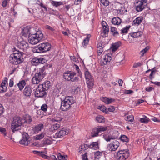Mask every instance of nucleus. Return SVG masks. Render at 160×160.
<instances>
[{
  "instance_id": "17",
  "label": "nucleus",
  "mask_w": 160,
  "mask_h": 160,
  "mask_svg": "<svg viewBox=\"0 0 160 160\" xmlns=\"http://www.w3.org/2000/svg\"><path fill=\"white\" fill-rule=\"evenodd\" d=\"M114 134H115V135H103V138L107 142L110 141V140L111 139H117L118 137V132L117 131H115Z\"/></svg>"
},
{
  "instance_id": "10",
  "label": "nucleus",
  "mask_w": 160,
  "mask_h": 160,
  "mask_svg": "<svg viewBox=\"0 0 160 160\" xmlns=\"http://www.w3.org/2000/svg\"><path fill=\"white\" fill-rule=\"evenodd\" d=\"M62 118L60 117H55L51 119L52 122H54L55 124L52 126L51 129V130H57L60 127V121L62 120Z\"/></svg>"
},
{
  "instance_id": "22",
  "label": "nucleus",
  "mask_w": 160,
  "mask_h": 160,
  "mask_svg": "<svg viewBox=\"0 0 160 160\" xmlns=\"http://www.w3.org/2000/svg\"><path fill=\"white\" fill-rule=\"evenodd\" d=\"M32 30H34V29H29L28 27L24 28L22 31V35L25 37H28L31 34V32Z\"/></svg>"
},
{
  "instance_id": "31",
  "label": "nucleus",
  "mask_w": 160,
  "mask_h": 160,
  "mask_svg": "<svg viewBox=\"0 0 160 160\" xmlns=\"http://www.w3.org/2000/svg\"><path fill=\"white\" fill-rule=\"evenodd\" d=\"M102 44L100 43L98 44L97 48V54L98 56H100L103 51V47Z\"/></svg>"
},
{
  "instance_id": "19",
  "label": "nucleus",
  "mask_w": 160,
  "mask_h": 160,
  "mask_svg": "<svg viewBox=\"0 0 160 160\" xmlns=\"http://www.w3.org/2000/svg\"><path fill=\"white\" fill-rule=\"evenodd\" d=\"M17 46L18 48L22 50L26 49L29 46L28 43L24 41L18 42L17 44Z\"/></svg>"
},
{
  "instance_id": "44",
  "label": "nucleus",
  "mask_w": 160,
  "mask_h": 160,
  "mask_svg": "<svg viewBox=\"0 0 160 160\" xmlns=\"http://www.w3.org/2000/svg\"><path fill=\"white\" fill-rule=\"evenodd\" d=\"M102 152L99 151H96L94 154V157L95 159H98L102 155Z\"/></svg>"
},
{
  "instance_id": "55",
  "label": "nucleus",
  "mask_w": 160,
  "mask_h": 160,
  "mask_svg": "<svg viewBox=\"0 0 160 160\" xmlns=\"http://www.w3.org/2000/svg\"><path fill=\"white\" fill-rule=\"evenodd\" d=\"M102 101L107 104H109V98L107 97H103L102 99Z\"/></svg>"
},
{
  "instance_id": "28",
  "label": "nucleus",
  "mask_w": 160,
  "mask_h": 160,
  "mask_svg": "<svg viewBox=\"0 0 160 160\" xmlns=\"http://www.w3.org/2000/svg\"><path fill=\"white\" fill-rule=\"evenodd\" d=\"M143 20V18L142 17H138L133 21L132 24L135 26H138L141 23Z\"/></svg>"
},
{
  "instance_id": "2",
  "label": "nucleus",
  "mask_w": 160,
  "mask_h": 160,
  "mask_svg": "<svg viewBox=\"0 0 160 160\" xmlns=\"http://www.w3.org/2000/svg\"><path fill=\"white\" fill-rule=\"evenodd\" d=\"M23 53L22 52L18 51L17 52L12 54L8 58L9 62L14 65L22 63L23 61L22 57Z\"/></svg>"
},
{
  "instance_id": "51",
  "label": "nucleus",
  "mask_w": 160,
  "mask_h": 160,
  "mask_svg": "<svg viewBox=\"0 0 160 160\" xmlns=\"http://www.w3.org/2000/svg\"><path fill=\"white\" fill-rule=\"evenodd\" d=\"M129 28L127 26L125 28H123L121 30V33L126 34L128 32V30L129 29Z\"/></svg>"
},
{
  "instance_id": "47",
  "label": "nucleus",
  "mask_w": 160,
  "mask_h": 160,
  "mask_svg": "<svg viewBox=\"0 0 160 160\" xmlns=\"http://www.w3.org/2000/svg\"><path fill=\"white\" fill-rule=\"evenodd\" d=\"M100 2L105 6H107L109 4V2L108 0H99Z\"/></svg>"
},
{
  "instance_id": "56",
  "label": "nucleus",
  "mask_w": 160,
  "mask_h": 160,
  "mask_svg": "<svg viewBox=\"0 0 160 160\" xmlns=\"http://www.w3.org/2000/svg\"><path fill=\"white\" fill-rule=\"evenodd\" d=\"M142 65V64L140 62L134 63L133 66V68H136L137 67L141 66Z\"/></svg>"
},
{
  "instance_id": "49",
  "label": "nucleus",
  "mask_w": 160,
  "mask_h": 160,
  "mask_svg": "<svg viewBox=\"0 0 160 160\" xmlns=\"http://www.w3.org/2000/svg\"><path fill=\"white\" fill-rule=\"evenodd\" d=\"M98 108L103 112H105L106 113L108 112V111H107L106 108L104 106H99L98 107Z\"/></svg>"
},
{
  "instance_id": "60",
  "label": "nucleus",
  "mask_w": 160,
  "mask_h": 160,
  "mask_svg": "<svg viewBox=\"0 0 160 160\" xmlns=\"http://www.w3.org/2000/svg\"><path fill=\"white\" fill-rule=\"evenodd\" d=\"M75 69L77 70V72H78V74L79 75H81V72L78 66V65H75Z\"/></svg>"
},
{
  "instance_id": "8",
  "label": "nucleus",
  "mask_w": 160,
  "mask_h": 160,
  "mask_svg": "<svg viewBox=\"0 0 160 160\" xmlns=\"http://www.w3.org/2000/svg\"><path fill=\"white\" fill-rule=\"evenodd\" d=\"M84 75L88 88H92L94 84V80L92 76L87 69H86L84 71Z\"/></svg>"
},
{
  "instance_id": "13",
  "label": "nucleus",
  "mask_w": 160,
  "mask_h": 160,
  "mask_svg": "<svg viewBox=\"0 0 160 160\" xmlns=\"http://www.w3.org/2000/svg\"><path fill=\"white\" fill-rule=\"evenodd\" d=\"M69 133V130L67 129L63 128L61 130L57 132L54 136V138L63 137Z\"/></svg>"
},
{
  "instance_id": "30",
  "label": "nucleus",
  "mask_w": 160,
  "mask_h": 160,
  "mask_svg": "<svg viewBox=\"0 0 160 160\" xmlns=\"http://www.w3.org/2000/svg\"><path fill=\"white\" fill-rule=\"evenodd\" d=\"M121 45V43L120 42L113 43L111 47V49L112 52H115Z\"/></svg>"
},
{
  "instance_id": "15",
  "label": "nucleus",
  "mask_w": 160,
  "mask_h": 160,
  "mask_svg": "<svg viewBox=\"0 0 160 160\" xmlns=\"http://www.w3.org/2000/svg\"><path fill=\"white\" fill-rule=\"evenodd\" d=\"M61 102L60 107V109L63 111H66L70 109L71 106L65 100L62 99L61 98Z\"/></svg>"
},
{
  "instance_id": "23",
  "label": "nucleus",
  "mask_w": 160,
  "mask_h": 160,
  "mask_svg": "<svg viewBox=\"0 0 160 160\" xmlns=\"http://www.w3.org/2000/svg\"><path fill=\"white\" fill-rule=\"evenodd\" d=\"M32 92V88L29 86H26L23 90V94L26 97H30Z\"/></svg>"
},
{
  "instance_id": "33",
  "label": "nucleus",
  "mask_w": 160,
  "mask_h": 160,
  "mask_svg": "<svg viewBox=\"0 0 160 160\" xmlns=\"http://www.w3.org/2000/svg\"><path fill=\"white\" fill-rule=\"evenodd\" d=\"M143 34L141 31H138L130 34L131 36L133 38H136L140 37Z\"/></svg>"
},
{
  "instance_id": "12",
  "label": "nucleus",
  "mask_w": 160,
  "mask_h": 160,
  "mask_svg": "<svg viewBox=\"0 0 160 160\" xmlns=\"http://www.w3.org/2000/svg\"><path fill=\"white\" fill-rule=\"evenodd\" d=\"M119 145V142L117 140H115L108 144V149L110 151H115L117 149Z\"/></svg>"
},
{
  "instance_id": "40",
  "label": "nucleus",
  "mask_w": 160,
  "mask_h": 160,
  "mask_svg": "<svg viewBox=\"0 0 160 160\" xmlns=\"http://www.w3.org/2000/svg\"><path fill=\"white\" fill-rule=\"evenodd\" d=\"M111 32L112 33V34L114 36H118L119 34L117 31V28L115 27H111Z\"/></svg>"
},
{
  "instance_id": "45",
  "label": "nucleus",
  "mask_w": 160,
  "mask_h": 160,
  "mask_svg": "<svg viewBox=\"0 0 160 160\" xmlns=\"http://www.w3.org/2000/svg\"><path fill=\"white\" fill-rule=\"evenodd\" d=\"M45 135L44 132H42L40 134L36 135L35 136V139L37 140H40L44 137Z\"/></svg>"
},
{
  "instance_id": "7",
  "label": "nucleus",
  "mask_w": 160,
  "mask_h": 160,
  "mask_svg": "<svg viewBox=\"0 0 160 160\" xmlns=\"http://www.w3.org/2000/svg\"><path fill=\"white\" fill-rule=\"evenodd\" d=\"M129 155L128 149L121 150L118 151L115 157L117 160H126Z\"/></svg>"
},
{
  "instance_id": "46",
  "label": "nucleus",
  "mask_w": 160,
  "mask_h": 160,
  "mask_svg": "<svg viewBox=\"0 0 160 160\" xmlns=\"http://www.w3.org/2000/svg\"><path fill=\"white\" fill-rule=\"evenodd\" d=\"M52 141L51 140L49 139H46L43 141V144L44 146H46L51 144L52 143Z\"/></svg>"
},
{
  "instance_id": "34",
  "label": "nucleus",
  "mask_w": 160,
  "mask_h": 160,
  "mask_svg": "<svg viewBox=\"0 0 160 160\" xmlns=\"http://www.w3.org/2000/svg\"><path fill=\"white\" fill-rule=\"evenodd\" d=\"M26 84V82L24 80L19 82L18 84V86L20 90L21 91Z\"/></svg>"
},
{
  "instance_id": "20",
  "label": "nucleus",
  "mask_w": 160,
  "mask_h": 160,
  "mask_svg": "<svg viewBox=\"0 0 160 160\" xmlns=\"http://www.w3.org/2000/svg\"><path fill=\"white\" fill-rule=\"evenodd\" d=\"M44 71V68L43 67L41 69H40L39 72L36 73L34 76L37 78H38L39 80L41 81L45 76V72Z\"/></svg>"
},
{
  "instance_id": "1",
  "label": "nucleus",
  "mask_w": 160,
  "mask_h": 160,
  "mask_svg": "<svg viewBox=\"0 0 160 160\" xmlns=\"http://www.w3.org/2000/svg\"><path fill=\"white\" fill-rule=\"evenodd\" d=\"M50 86V82L48 81H45L42 84H39L36 88L35 92L36 97H42L46 95V91Z\"/></svg>"
},
{
  "instance_id": "6",
  "label": "nucleus",
  "mask_w": 160,
  "mask_h": 160,
  "mask_svg": "<svg viewBox=\"0 0 160 160\" xmlns=\"http://www.w3.org/2000/svg\"><path fill=\"white\" fill-rule=\"evenodd\" d=\"M76 73L72 71H68L63 74V78L67 81L72 82L78 81L79 79L78 77H75Z\"/></svg>"
},
{
  "instance_id": "9",
  "label": "nucleus",
  "mask_w": 160,
  "mask_h": 160,
  "mask_svg": "<svg viewBox=\"0 0 160 160\" xmlns=\"http://www.w3.org/2000/svg\"><path fill=\"white\" fill-rule=\"evenodd\" d=\"M107 129V127H103L102 126H98L97 128H94L93 129L91 132V137L93 138L99 136L100 133L106 131Z\"/></svg>"
},
{
  "instance_id": "43",
  "label": "nucleus",
  "mask_w": 160,
  "mask_h": 160,
  "mask_svg": "<svg viewBox=\"0 0 160 160\" xmlns=\"http://www.w3.org/2000/svg\"><path fill=\"white\" fill-rule=\"evenodd\" d=\"M32 83L34 84H38L41 81L40 80H39L38 78H37L34 76L32 78Z\"/></svg>"
},
{
  "instance_id": "50",
  "label": "nucleus",
  "mask_w": 160,
  "mask_h": 160,
  "mask_svg": "<svg viewBox=\"0 0 160 160\" xmlns=\"http://www.w3.org/2000/svg\"><path fill=\"white\" fill-rule=\"evenodd\" d=\"M47 108L48 106L47 105L45 104H44L41 106V109L44 112H46L47 111Z\"/></svg>"
},
{
  "instance_id": "59",
  "label": "nucleus",
  "mask_w": 160,
  "mask_h": 160,
  "mask_svg": "<svg viewBox=\"0 0 160 160\" xmlns=\"http://www.w3.org/2000/svg\"><path fill=\"white\" fill-rule=\"evenodd\" d=\"M40 153L39 156H41L44 158H48V156L45 155L43 152L41 151Z\"/></svg>"
},
{
  "instance_id": "25",
  "label": "nucleus",
  "mask_w": 160,
  "mask_h": 160,
  "mask_svg": "<svg viewBox=\"0 0 160 160\" xmlns=\"http://www.w3.org/2000/svg\"><path fill=\"white\" fill-rule=\"evenodd\" d=\"M99 142L97 141L96 142H92L89 145V148L91 149H93L94 150L98 149L99 148Z\"/></svg>"
},
{
  "instance_id": "37",
  "label": "nucleus",
  "mask_w": 160,
  "mask_h": 160,
  "mask_svg": "<svg viewBox=\"0 0 160 160\" xmlns=\"http://www.w3.org/2000/svg\"><path fill=\"white\" fill-rule=\"evenodd\" d=\"M149 121V118L145 115L143 116L142 118H140L139 119V121L140 122L144 123H147Z\"/></svg>"
},
{
  "instance_id": "52",
  "label": "nucleus",
  "mask_w": 160,
  "mask_h": 160,
  "mask_svg": "<svg viewBox=\"0 0 160 160\" xmlns=\"http://www.w3.org/2000/svg\"><path fill=\"white\" fill-rule=\"evenodd\" d=\"M127 120L131 122H132L134 120V116L132 115L128 116L127 117Z\"/></svg>"
},
{
  "instance_id": "4",
  "label": "nucleus",
  "mask_w": 160,
  "mask_h": 160,
  "mask_svg": "<svg viewBox=\"0 0 160 160\" xmlns=\"http://www.w3.org/2000/svg\"><path fill=\"white\" fill-rule=\"evenodd\" d=\"M23 123L22 118L18 116H15L13 118V120L12 121L11 128L12 131L18 130L20 129V127Z\"/></svg>"
},
{
  "instance_id": "11",
  "label": "nucleus",
  "mask_w": 160,
  "mask_h": 160,
  "mask_svg": "<svg viewBox=\"0 0 160 160\" xmlns=\"http://www.w3.org/2000/svg\"><path fill=\"white\" fill-rule=\"evenodd\" d=\"M147 0L138 1L136 3V9L138 12L142 11L147 6Z\"/></svg>"
},
{
  "instance_id": "58",
  "label": "nucleus",
  "mask_w": 160,
  "mask_h": 160,
  "mask_svg": "<svg viewBox=\"0 0 160 160\" xmlns=\"http://www.w3.org/2000/svg\"><path fill=\"white\" fill-rule=\"evenodd\" d=\"M89 42L88 40L87 39H85L82 42V45L83 46L87 45Z\"/></svg>"
},
{
  "instance_id": "39",
  "label": "nucleus",
  "mask_w": 160,
  "mask_h": 160,
  "mask_svg": "<svg viewBox=\"0 0 160 160\" xmlns=\"http://www.w3.org/2000/svg\"><path fill=\"white\" fill-rule=\"evenodd\" d=\"M102 28L103 30V32L104 34L103 36L104 37H106L108 36V34L109 31L108 26L103 27Z\"/></svg>"
},
{
  "instance_id": "64",
  "label": "nucleus",
  "mask_w": 160,
  "mask_h": 160,
  "mask_svg": "<svg viewBox=\"0 0 160 160\" xmlns=\"http://www.w3.org/2000/svg\"><path fill=\"white\" fill-rule=\"evenodd\" d=\"M152 83H153L155 85H157L158 86H160V82H153L152 81H151Z\"/></svg>"
},
{
  "instance_id": "32",
  "label": "nucleus",
  "mask_w": 160,
  "mask_h": 160,
  "mask_svg": "<svg viewBox=\"0 0 160 160\" xmlns=\"http://www.w3.org/2000/svg\"><path fill=\"white\" fill-rule=\"evenodd\" d=\"M121 19L118 17L114 18L112 20V23L115 25H119L121 23Z\"/></svg>"
},
{
  "instance_id": "29",
  "label": "nucleus",
  "mask_w": 160,
  "mask_h": 160,
  "mask_svg": "<svg viewBox=\"0 0 160 160\" xmlns=\"http://www.w3.org/2000/svg\"><path fill=\"white\" fill-rule=\"evenodd\" d=\"M43 125L40 123L35 126L33 128V130L35 133H38L43 128Z\"/></svg>"
},
{
  "instance_id": "54",
  "label": "nucleus",
  "mask_w": 160,
  "mask_h": 160,
  "mask_svg": "<svg viewBox=\"0 0 160 160\" xmlns=\"http://www.w3.org/2000/svg\"><path fill=\"white\" fill-rule=\"evenodd\" d=\"M45 28L46 29H48L52 32H53L55 30V29L54 28L49 25H46L45 27Z\"/></svg>"
},
{
  "instance_id": "53",
  "label": "nucleus",
  "mask_w": 160,
  "mask_h": 160,
  "mask_svg": "<svg viewBox=\"0 0 160 160\" xmlns=\"http://www.w3.org/2000/svg\"><path fill=\"white\" fill-rule=\"evenodd\" d=\"M10 0H4L2 3V6L3 7H5L9 2Z\"/></svg>"
},
{
  "instance_id": "27",
  "label": "nucleus",
  "mask_w": 160,
  "mask_h": 160,
  "mask_svg": "<svg viewBox=\"0 0 160 160\" xmlns=\"http://www.w3.org/2000/svg\"><path fill=\"white\" fill-rule=\"evenodd\" d=\"M23 123H26L29 124L32 121L31 117L28 115H26L22 118Z\"/></svg>"
},
{
  "instance_id": "42",
  "label": "nucleus",
  "mask_w": 160,
  "mask_h": 160,
  "mask_svg": "<svg viewBox=\"0 0 160 160\" xmlns=\"http://www.w3.org/2000/svg\"><path fill=\"white\" fill-rule=\"evenodd\" d=\"M120 139L123 142H128L129 141V138L125 135H122L121 136Z\"/></svg>"
},
{
  "instance_id": "63",
  "label": "nucleus",
  "mask_w": 160,
  "mask_h": 160,
  "mask_svg": "<svg viewBox=\"0 0 160 160\" xmlns=\"http://www.w3.org/2000/svg\"><path fill=\"white\" fill-rule=\"evenodd\" d=\"M13 85V81L12 78L10 80L9 86L10 87H12Z\"/></svg>"
},
{
  "instance_id": "26",
  "label": "nucleus",
  "mask_w": 160,
  "mask_h": 160,
  "mask_svg": "<svg viewBox=\"0 0 160 160\" xmlns=\"http://www.w3.org/2000/svg\"><path fill=\"white\" fill-rule=\"evenodd\" d=\"M64 99L71 106L75 102L74 98L72 96H66Z\"/></svg>"
},
{
  "instance_id": "24",
  "label": "nucleus",
  "mask_w": 160,
  "mask_h": 160,
  "mask_svg": "<svg viewBox=\"0 0 160 160\" xmlns=\"http://www.w3.org/2000/svg\"><path fill=\"white\" fill-rule=\"evenodd\" d=\"M102 58L103 60L101 62L102 65L107 64L108 62H110L112 59V57L109 56L108 54L105 55Z\"/></svg>"
},
{
  "instance_id": "38",
  "label": "nucleus",
  "mask_w": 160,
  "mask_h": 160,
  "mask_svg": "<svg viewBox=\"0 0 160 160\" xmlns=\"http://www.w3.org/2000/svg\"><path fill=\"white\" fill-rule=\"evenodd\" d=\"M96 120L97 122L99 123H103L105 122L104 117L101 115L97 116L96 118Z\"/></svg>"
},
{
  "instance_id": "62",
  "label": "nucleus",
  "mask_w": 160,
  "mask_h": 160,
  "mask_svg": "<svg viewBox=\"0 0 160 160\" xmlns=\"http://www.w3.org/2000/svg\"><path fill=\"white\" fill-rule=\"evenodd\" d=\"M3 108L2 104H0V116L3 112Z\"/></svg>"
},
{
  "instance_id": "18",
  "label": "nucleus",
  "mask_w": 160,
  "mask_h": 160,
  "mask_svg": "<svg viewBox=\"0 0 160 160\" xmlns=\"http://www.w3.org/2000/svg\"><path fill=\"white\" fill-rule=\"evenodd\" d=\"M28 139V136L27 133L23 134L22 139L19 142L20 143L27 146L30 143V141Z\"/></svg>"
},
{
  "instance_id": "41",
  "label": "nucleus",
  "mask_w": 160,
  "mask_h": 160,
  "mask_svg": "<svg viewBox=\"0 0 160 160\" xmlns=\"http://www.w3.org/2000/svg\"><path fill=\"white\" fill-rule=\"evenodd\" d=\"M51 3L52 5L55 7H58L63 4V2H58L54 1H52L51 2Z\"/></svg>"
},
{
  "instance_id": "14",
  "label": "nucleus",
  "mask_w": 160,
  "mask_h": 160,
  "mask_svg": "<svg viewBox=\"0 0 160 160\" xmlns=\"http://www.w3.org/2000/svg\"><path fill=\"white\" fill-rule=\"evenodd\" d=\"M31 63L33 65L36 66L40 63H43L45 62V59L42 58L35 57L33 58L31 61Z\"/></svg>"
},
{
  "instance_id": "5",
  "label": "nucleus",
  "mask_w": 160,
  "mask_h": 160,
  "mask_svg": "<svg viewBox=\"0 0 160 160\" xmlns=\"http://www.w3.org/2000/svg\"><path fill=\"white\" fill-rule=\"evenodd\" d=\"M51 48V46L49 43H43L35 47L34 51L35 52L41 53L49 51Z\"/></svg>"
},
{
  "instance_id": "16",
  "label": "nucleus",
  "mask_w": 160,
  "mask_h": 160,
  "mask_svg": "<svg viewBox=\"0 0 160 160\" xmlns=\"http://www.w3.org/2000/svg\"><path fill=\"white\" fill-rule=\"evenodd\" d=\"M61 102L60 107V109L63 111H66L70 109L71 106L65 100L62 99L61 98Z\"/></svg>"
},
{
  "instance_id": "35",
  "label": "nucleus",
  "mask_w": 160,
  "mask_h": 160,
  "mask_svg": "<svg viewBox=\"0 0 160 160\" xmlns=\"http://www.w3.org/2000/svg\"><path fill=\"white\" fill-rule=\"evenodd\" d=\"M151 71V72L149 75V78L150 79L152 80L154 78L153 75L155 74V72H156L157 70L155 68H154L151 70L149 69L147 71H146V73H147Z\"/></svg>"
},
{
  "instance_id": "36",
  "label": "nucleus",
  "mask_w": 160,
  "mask_h": 160,
  "mask_svg": "<svg viewBox=\"0 0 160 160\" xmlns=\"http://www.w3.org/2000/svg\"><path fill=\"white\" fill-rule=\"evenodd\" d=\"M58 160H66L68 158L67 155H63L60 153H58L57 154Z\"/></svg>"
},
{
  "instance_id": "48",
  "label": "nucleus",
  "mask_w": 160,
  "mask_h": 160,
  "mask_svg": "<svg viewBox=\"0 0 160 160\" xmlns=\"http://www.w3.org/2000/svg\"><path fill=\"white\" fill-rule=\"evenodd\" d=\"M89 145H87L86 144H84L81 145L79 147V149H81V151H84L86 149L89 148Z\"/></svg>"
},
{
  "instance_id": "57",
  "label": "nucleus",
  "mask_w": 160,
  "mask_h": 160,
  "mask_svg": "<svg viewBox=\"0 0 160 160\" xmlns=\"http://www.w3.org/2000/svg\"><path fill=\"white\" fill-rule=\"evenodd\" d=\"M149 49V48L148 47H146L144 49L142 50L140 53L142 54L141 55L142 56H143L144 54L146 53V52Z\"/></svg>"
},
{
  "instance_id": "21",
  "label": "nucleus",
  "mask_w": 160,
  "mask_h": 160,
  "mask_svg": "<svg viewBox=\"0 0 160 160\" xmlns=\"http://www.w3.org/2000/svg\"><path fill=\"white\" fill-rule=\"evenodd\" d=\"M7 79V78L5 77L4 81L2 82L1 85L0 86V92H4L6 91L8 85Z\"/></svg>"
},
{
  "instance_id": "61",
  "label": "nucleus",
  "mask_w": 160,
  "mask_h": 160,
  "mask_svg": "<svg viewBox=\"0 0 160 160\" xmlns=\"http://www.w3.org/2000/svg\"><path fill=\"white\" fill-rule=\"evenodd\" d=\"M0 132L3 133L5 136L6 135V130L4 128L0 127Z\"/></svg>"
},
{
  "instance_id": "3",
  "label": "nucleus",
  "mask_w": 160,
  "mask_h": 160,
  "mask_svg": "<svg viewBox=\"0 0 160 160\" xmlns=\"http://www.w3.org/2000/svg\"><path fill=\"white\" fill-rule=\"evenodd\" d=\"M43 37V35L41 31H38L34 33L31 32V34L28 37V42L31 44H36L39 42Z\"/></svg>"
}]
</instances>
